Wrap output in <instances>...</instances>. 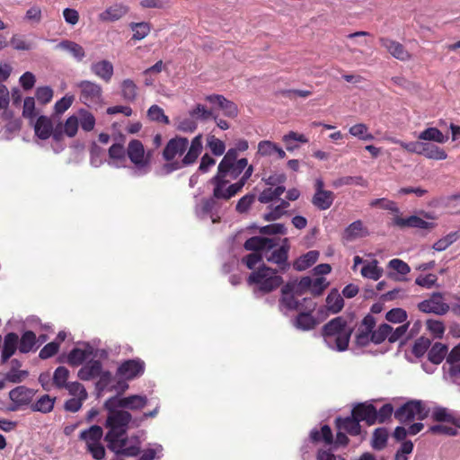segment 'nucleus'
<instances>
[{
    "label": "nucleus",
    "mask_w": 460,
    "mask_h": 460,
    "mask_svg": "<svg viewBox=\"0 0 460 460\" xmlns=\"http://www.w3.org/2000/svg\"><path fill=\"white\" fill-rule=\"evenodd\" d=\"M354 328L343 316H337L327 322L321 328V337L330 349L343 352L349 349Z\"/></svg>",
    "instance_id": "obj_1"
},
{
    "label": "nucleus",
    "mask_w": 460,
    "mask_h": 460,
    "mask_svg": "<svg viewBox=\"0 0 460 460\" xmlns=\"http://www.w3.org/2000/svg\"><path fill=\"white\" fill-rule=\"evenodd\" d=\"M112 403L107 406V400L103 407L108 411L105 426L109 431L104 437V440L108 443L107 447L110 450H114L115 444L119 438L127 434L129 426L134 427L131 413L123 410L120 406Z\"/></svg>",
    "instance_id": "obj_2"
},
{
    "label": "nucleus",
    "mask_w": 460,
    "mask_h": 460,
    "mask_svg": "<svg viewBox=\"0 0 460 460\" xmlns=\"http://www.w3.org/2000/svg\"><path fill=\"white\" fill-rule=\"evenodd\" d=\"M247 283L250 286H255L254 294H268L280 287L283 279L278 275L277 270L262 264L249 275Z\"/></svg>",
    "instance_id": "obj_3"
},
{
    "label": "nucleus",
    "mask_w": 460,
    "mask_h": 460,
    "mask_svg": "<svg viewBox=\"0 0 460 460\" xmlns=\"http://www.w3.org/2000/svg\"><path fill=\"white\" fill-rule=\"evenodd\" d=\"M430 412L422 401L411 400L394 411V418L401 423H408L415 419L425 420Z\"/></svg>",
    "instance_id": "obj_4"
},
{
    "label": "nucleus",
    "mask_w": 460,
    "mask_h": 460,
    "mask_svg": "<svg viewBox=\"0 0 460 460\" xmlns=\"http://www.w3.org/2000/svg\"><path fill=\"white\" fill-rule=\"evenodd\" d=\"M146 363L139 358L127 359L117 368L116 375L124 380H133L144 375Z\"/></svg>",
    "instance_id": "obj_5"
},
{
    "label": "nucleus",
    "mask_w": 460,
    "mask_h": 460,
    "mask_svg": "<svg viewBox=\"0 0 460 460\" xmlns=\"http://www.w3.org/2000/svg\"><path fill=\"white\" fill-rule=\"evenodd\" d=\"M289 249L288 238H284L279 248L265 252L264 257L268 262L277 264L280 271L285 272L290 268V263L288 262Z\"/></svg>",
    "instance_id": "obj_6"
},
{
    "label": "nucleus",
    "mask_w": 460,
    "mask_h": 460,
    "mask_svg": "<svg viewBox=\"0 0 460 460\" xmlns=\"http://www.w3.org/2000/svg\"><path fill=\"white\" fill-rule=\"evenodd\" d=\"M36 391L24 385L17 386L9 392V398L13 404L9 407V411H14L22 406L31 404Z\"/></svg>",
    "instance_id": "obj_7"
},
{
    "label": "nucleus",
    "mask_w": 460,
    "mask_h": 460,
    "mask_svg": "<svg viewBox=\"0 0 460 460\" xmlns=\"http://www.w3.org/2000/svg\"><path fill=\"white\" fill-rule=\"evenodd\" d=\"M418 308L422 313L443 315L448 312L449 305L443 302L441 293L435 292L431 295L430 298L420 302Z\"/></svg>",
    "instance_id": "obj_8"
},
{
    "label": "nucleus",
    "mask_w": 460,
    "mask_h": 460,
    "mask_svg": "<svg viewBox=\"0 0 460 460\" xmlns=\"http://www.w3.org/2000/svg\"><path fill=\"white\" fill-rule=\"evenodd\" d=\"M120 406L122 409H129L132 411L142 410L148 402L146 395L134 394L127 397H119V395L111 396L107 400V406L112 403Z\"/></svg>",
    "instance_id": "obj_9"
},
{
    "label": "nucleus",
    "mask_w": 460,
    "mask_h": 460,
    "mask_svg": "<svg viewBox=\"0 0 460 460\" xmlns=\"http://www.w3.org/2000/svg\"><path fill=\"white\" fill-rule=\"evenodd\" d=\"M189 146V140L185 137L176 136L171 138L163 150V158L166 162L174 160L176 156L182 155Z\"/></svg>",
    "instance_id": "obj_10"
},
{
    "label": "nucleus",
    "mask_w": 460,
    "mask_h": 460,
    "mask_svg": "<svg viewBox=\"0 0 460 460\" xmlns=\"http://www.w3.org/2000/svg\"><path fill=\"white\" fill-rule=\"evenodd\" d=\"M127 155L139 171L149 166V161L145 156L144 145L138 139L129 141L127 148Z\"/></svg>",
    "instance_id": "obj_11"
},
{
    "label": "nucleus",
    "mask_w": 460,
    "mask_h": 460,
    "mask_svg": "<svg viewBox=\"0 0 460 460\" xmlns=\"http://www.w3.org/2000/svg\"><path fill=\"white\" fill-rule=\"evenodd\" d=\"M77 86L81 90L80 99L84 103L90 106L97 104L102 100V87L96 83L92 81H81Z\"/></svg>",
    "instance_id": "obj_12"
},
{
    "label": "nucleus",
    "mask_w": 460,
    "mask_h": 460,
    "mask_svg": "<svg viewBox=\"0 0 460 460\" xmlns=\"http://www.w3.org/2000/svg\"><path fill=\"white\" fill-rule=\"evenodd\" d=\"M296 296V294H295V292L290 289L289 285H284L281 288V296L279 300V311L282 312L285 315H287L288 312L290 311L298 312L303 303H300V300H298Z\"/></svg>",
    "instance_id": "obj_13"
},
{
    "label": "nucleus",
    "mask_w": 460,
    "mask_h": 460,
    "mask_svg": "<svg viewBox=\"0 0 460 460\" xmlns=\"http://www.w3.org/2000/svg\"><path fill=\"white\" fill-rule=\"evenodd\" d=\"M277 244L278 243L275 238L252 236L244 242L243 248L246 251H250L252 252H261L264 254L265 252H270L275 248Z\"/></svg>",
    "instance_id": "obj_14"
},
{
    "label": "nucleus",
    "mask_w": 460,
    "mask_h": 460,
    "mask_svg": "<svg viewBox=\"0 0 460 460\" xmlns=\"http://www.w3.org/2000/svg\"><path fill=\"white\" fill-rule=\"evenodd\" d=\"M205 100L212 104H216L223 111V115L227 118L234 119L238 116L239 110L237 105L227 100L221 94H210L205 97Z\"/></svg>",
    "instance_id": "obj_15"
},
{
    "label": "nucleus",
    "mask_w": 460,
    "mask_h": 460,
    "mask_svg": "<svg viewBox=\"0 0 460 460\" xmlns=\"http://www.w3.org/2000/svg\"><path fill=\"white\" fill-rule=\"evenodd\" d=\"M209 182L214 186L212 198L217 201V199H224L228 200L236 194L233 190L231 185L227 188H225L228 181L220 177L219 175H214Z\"/></svg>",
    "instance_id": "obj_16"
},
{
    "label": "nucleus",
    "mask_w": 460,
    "mask_h": 460,
    "mask_svg": "<svg viewBox=\"0 0 460 460\" xmlns=\"http://www.w3.org/2000/svg\"><path fill=\"white\" fill-rule=\"evenodd\" d=\"M351 414L355 416L358 421H366L367 425L371 426L376 423V409L372 403L361 402L357 404Z\"/></svg>",
    "instance_id": "obj_17"
},
{
    "label": "nucleus",
    "mask_w": 460,
    "mask_h": 460,
    "mask_svg": "<svg viewBox=\"0 0 460 460\" xmlns=\"http://www.w3.org/2000/svg\"><path fill=\"white\" fill-rule=\"evenodd\" d=\"M313 313L298 311L297 315L292 320L293 326L303 332L314 330L320 323V321L313 315Z\"/></svg>",
    "instance_id": "obj_18"
},
{
    "label": "nucleus",
    "mask_w": 460,
    "mask_h": 460,
    "mask_svg": "<svg viewBox=\"0 0 460 460\" xmlns=\"http://www.w3.org/2000/svg\"><path fill=\"white\" fill-rule=\"evenodd\" d=\"M379 41L381 46L384 47L396 59L406 61L411 58L410 53L400 42L387 38H380Z\"/></svg>",
    "instance_id": "obj_19"
},
{
    "label": "nucleus",
    "mask_w": 460,
    "mask_h": 460,
    "mask_svg": "<svg viewBox=\"0 0 460 460\" xmlns=\"http://www.w3.org/2000/svg\"><path fill=\"white\" fill-rule=\"evenodd\" d=\"M19 336L15 332H8L4 337L3 348L1 350V363L4 364L19 350Z\"/></svg>",
    "instance_id": "obj_20"
},
{
    "label": "nucleus",
    "mask_w": 460,
    "mask_h": 460,
    "mask_svg": "<svg viewBox=\"0 0 460 460\" xmlns=\"http://www.w3.org/2000/svg\"><path fill=\"white\" fill-rule=\"evenodd\" d=\"M394 224L401 228L411 227L419 229H432L435 227L434 223L427 222L418 216H411L406 218L395 217L394 218Z\"/></svg>",
    "instance_id": "obj_21"
},
{
    "label": "nucleus",
    "mask_w": 460,
    "mask_h": 460,
    "mask_svg": "<svg viewBox=\"0 0 460 460\" xmlns=\"http://www.w3.org/2000/svg\"><path fill=\"white\" fill-rule=\"evenodd\" d=\"M336 428L343 430L351 436H358L361 432V426L358 420L351 414L349 417H338L335 420Z\"/></svg>",
    "instance_id": "obj_22"
},
{
    "label": "nucleus",
    "mask_w": 460,
    "mask_h": 460,
    "mask_svg": "<svg viewBox=\"0 0 460 460\" xmlns=\"http://www.w3.org/2000/svg\"><path fill=\"white\" fill-rule=\"evenodd\" d=\"M188 147L187 153L183 156V164H189L191 165L197 161L203 150L202 134H199L194 137Z\"/></svg>",
    "instance_id": "obj_23"
},
{
    "label": "nucleus",
    "mask_w": 460,
    "mask_h": 460,
    "mask_svg": "<svg viewBox=\"0 0 460 460\" xmlns=\"http://www.w3.org/2000/svg\"><path fill=\"white\" fill-rule=\"evenodd\" d=\"M102 370V364L100 360H90L83 366L78 373V377L83 381H88L97 377Z\"/></svg>",
    "instance_id": "obj_24"
},
{
    "label": "nucleus",
    "mask_w": 460,
    "mask_h": 460,
    "mask_svg": "<svg viewBox=\"0 0 460 460\" xmlns=\"http://www.w3.org/2000/svg\"><path fill=\"white\" fill-rule=\"evenodd\" d=\"M90 68L93 74L106 83L110 82L113 75V65L109 60L94 62Z\"/></svg>",
    "instance_id": "obj_25"
},
{
    "label": "nucleus",
    "mask_w": 460,
    "mask_h": 460,
    "mask_svg": "<svg viewBox=\"0 0 460 460\" xmlns=\"http://www.w3.org/2000/svg\"><path fill=\"white\" fill-rule=\"evenodd\" d=\"M128 12V8L121 4H116L108 7L99 14V18L103 22H115L122 18Z\"/></svg>",
    "instance_id": "obj_26"
},
{
    "label": "nucleus",
    "mask_w": 460,
    "mask_h": 460,
    "mask_svg": "<svg viewBox=\"0 0 460 460\" xmlns=\"http://www.w3.org/2000/svg\"><path fill=\"white\" fill-rule=\"evenodd\" d=\"M325 309L330 314H336L344 307V299L336 288H332L326 296Z\"/></svg>",
    "instance_id": "obj_27"
},
{
    "label": "nucleus",
    "mask_w": 460,
    "mask_h": 460,
    "mask_svg": "<svg viewBox=\"0 0 460 460\" xmlns=\"http://www.w3.org/2000/svg\"><path fill=\"white\" fill-rule=\"evenodd\" d=\"M52 121L51 119L44 115L40 116L34 123L35 135L42 139H48L52 133Z\"/></svg>",
    "instance_id": "obj_28"
},
{
    "label": "nucleus",
    "mask_w": 460,
    "mask_h": 460,
    "mask_svg": "<svg viewBox=\"0 0 460 460\" xmlns=\"http://www.w3.org/2000/svg\"><path fill=\"white\" fill-rule=\"evenodd\" d=\"M335 194L331 191H318L314 192L312 198V204L320 210H326L330 208L334 201Z\"/></svg>",
    "instance_id": "obj_29"
},
{
    "label": "nucleus",
    "mask_w": 460,
    "mask_h": 460,
    "mask_svg": "<svg viewBox=\"0 0 460 460\" xmlns=\"http://www.w3.org/2000/svg\"><path fill=\"white\" fill-rule=\"evenodd\" d=\"M57 48L68 52L77 62H81L85 57L84 48L72 40H62L58 43Z\"/></svg>",
    "instance_id": "obj_30"
},
{
    "label": "nucleus",
    "mask_w": 460,
    "mask_h": 460,
    "mask_svg": "<svg viewBox=\"0 0 460 460\" xmlns=\"http://www.w3.org/2000/svg\"><path fill=\"white\" fill-rule=\"evenodd\" d=\"M420 154L429 159L433 160H445L447 157V153L441 147L430 143L421 142Z\"/></svg>",
    "instance_id": "obj_31"
},
{
    "label": "nucleus",
    "mask_w": 460,
    "mask_h": 460,
    "mask_svg": "<svg viewBox=\"0 0 460 460\" xmlns=\"http://www.w3.org/2000/svg\"><path fill=\"white\" fill-rule=\"evenodd\" d=\"M319 258V252L309 251L298 257L293 263V268L297 271H303L314 264Z\"/></svg>",
    "instance_id": "obj_32"
},
{
    "label": "nucleus",
    "mask_w": 460,
    "mask_h": 460,
    "mask_svg": "<svg viewBox=\"0 0 460 460\" xmlns=\"http://www.w3.org/2000/svg\"><path fill=\"white\" fill-rule=\"evenodd\" d=\"M36 343V334L32 331H26L22 334V337L19 338V351L23 354L35 351L38 349Z\"/></svg>",
    "instance_id": "obj_33"
},
{
    "label": "nucleus",
    "mask_w": 460,
    "mask_h": 460,
    "mask_svg": "<svg viewBox=\"0 0 460 460\" xmlns=\"http://www.w3.org/2000/svg\"><path fill=\"white\" fill-rule=\"evenodd\" d=\"M448 347L441 342H435L428 351V359L435 365H439L447 358Z\"/></svg>",
    "instance_id": "obj_34"
},
{
    "label": "nucleus",
    "mask_w": 460,
    "mask_h": 460,
    "mask_svg": "<svg viewBox=\"0 0 460 460\" xmlns=\"http://www.w3.org/2000/svg\"><path fill=\"white\" fill-rule=\"evenodd\" d=\"M368 234L364 228L361 220H356L349 225L344 231V238L347 241H352L359 236H366Z\"/></svg>",
    "instance_id": "obj_35"
},
{
    "label": "nucleus",
    "mask_w": 460,
    "mask_h": 460,
    "mask_svg": "<svg viewBox=\"0 0 460 460\" xmlns=\"http://www.w3.org/2000/svg\"><path fill=\"white\" fill-rule=\"evenodd\" d=\"M103 430L101 426L93 425L89 429L81 431L79 435V438L86 442L88 446L89 443H98L102 438Z\"/></svg>",
    "instance_id": "obj_36"
},
{
    "label": "nucleus",
    "mask_w": 460,
    "mask_h": 460,
    "mask_svg": "<svg viewBox=\"0 0 460 460\" xmlns=\"http://www.w3.org/2000/svg\"><path fill=\"white\" fill-rule=\"evenodd\" d=\"M56 398H51L49 394L42 395L39 400L31 404L32 411H40L41 413L50 412L55 404Z\"/></svg>",
    "instance_id": "obj_37"
},
{
    "label": "nucleus",
    "mask_w": 460,
    "mask_h": 460,
    "mask_svg": "<svg viewBox=\"0 0 460 460\" xmlns=\"http://www.w3.org/2000/svg\"><path fill=\"white\" fill-rule=\"evenodd\" d=\"M388 431L385 428H376L372 436L371 447L375 450H382L386 447Z\"/></svg>",
    "instance_id": "obj_38"
},
{
    "label": "nucleus",
    "mask_w": 460,
    "mask_h": 460,
    "mask_svg": "<svg viewBox=\"0 0 460 460\" xmlns=\"http://www.w3.org/2000/svg\"><path fill=\"white\" fill-rule=\"evenodd\" d=\"M419 139L426 141H434L439 144L446 143L448 139L443 133L437 128H428L420 133Z\"/></svg>",
    "instance_id": "obj_39"
},
{
    "label": "nucleus",
    "mask_w": 460,
    "mask_h": 460,
    "mask_svg": "<svg viewBox=\"0 0 460 460\" xmlns=\"http://www.w3.org/2000/svg\"><path fill=\"white\" fill-rule=\"evenodd\" d=\"M310 438L313 442H319L323 440L326 444L331 445L333 442V435L332 429L328 425H323L321 431L312 429L310 432Z\"/></svg>",
    "instance_id": "obj_40"
},
{
    "label": "nucleus",
    "mask_w": 460,
    "mask_h": 460,
    "mask_svg": "<svg viewBox=\"0 0 460 460\" xmlns=\"http://www.w3.org/2000/svg\"><path fill=\"white\" fill-rule=\"evenodd\" d=\"M285 285H289L290 289L296 294V296H303L310 289L312 285V278L305 276L300 279V280L288 281Z\"/></svg>",
    "instance_id": "obj_41"
},
{
    "label": "nucleus",
    "mask_w": 460,
    "mask_h": 460,
    "mask_svg": "<svg viewBox=\"0 0 460 460\" xmlns=\"http://www.w3.org/2000/svg\"><path fill=\"white\" fill-rule=\"evenodd\" d=\"M121 95L127 102H135L137 97V86L131 79H125L121 83Z\"/></svg>",
    "instance_id": "obj_42"
},
{
    "label": "nucleus",
    "mask_w": 460,
    "mask_h": 460,
    "mask_svg": "<svg viewBox=\"0 0 460 460\" xmlns=\"http://www.w3.org/2000/svg\"><path fill=\"white\" fill-rule=\"evenodd\" d=\"M146 116L151 121L162 123L164 125L170 124L169 117L165 115L164 110L156 104L150 106V108L147 110Z\"/></svg>",
    "instance_id": "obj_43"
},
{
    "label": "nucleus",
    "mask_w": 460,
    "mask_h": 460,
    "mask_svg": "<svg viewBox=\"0 0 460 460\" xmlns=\"http://www.w3.org/2000/svg\"><path fill=\"white\" fill-rule=\"evenodd\" d=\"M431 417L437 422L456 423V417L445 407H434Z\"/></svg>",
    "instance_id": "obj_44"
},
{
    "label": "nucleus",
    "mask_w": 460,
    "mask_h": 460,
    "mask_svg": "<svg viewBox=\"0 0 460 460\" xmlns=\"http://www.w3.org/2000/svg\"><path fill=\"white\" fill-rule=\"evenodd\" d=\"M460 238V231H455L447 234L444 237L438 240L432 246L437 252L445 251L452 243L456 242Z\"/></svg>",
    "instance_id": "obj_45"
},
{
    "label": "nucleus",
    "mask_w": 460,
    "mask_h": 460,
    "mask_svg": "<svg viewBox=\"0 0 460 460\" xmlns=\"http://www.w3.org/2000/svg\"><path fill=\"white\" fill-rule=\"evenodd\" d=\"M217 201L212 198H204L200 203L195 207V214L199 218H204L216 207Z\"/></svg>",
    "instance_id": "obj_46"
},
{
    "label": "nucleus",
    "mask_w": 460,
    "mask_h": 460,
    "mask_svg": "<svg viewBox=\"0 0 460 460\" xmlns=\"http://www.w3.org/2000/svg\"><path fill=\"white\" fill-rule=\"evenodd\" d=\"M69 370L65 367H58L56 368L52 377L53 385L58 389L65 388L67 385L69 378Z\"/></svg>",
    "instance_id": "obj_47"
},
{
    "label": "nucleus",
    "mask_w": 460,
    "mask_h": 460,
    "mask_svg": "<svg viewBox=\"0 0 460 460\" xmlns=\"http://www.w3.org/2000/svg\"><path fill=\"white\" fill-rule=\"evenodd\" d=\"M129 28L133 31L132 40H141L145 39L151 31V26L149 22H131L129 24Z\"/></svg>",
    "instance_id": "obj_48"
},
{
    "label": "nucleus",
    "mask_w": 460,
    "mask_h": 460,
    "mask_svg": "<svg viewBox=\"0 0 460 460\" xmlns=\"http://www.w3.org/2000/svg\"><path fill=\"white\" fill-rule=\"evenodd\" d=\"M392 332V326L388 323H382L375 330L370 336V340L375 344H381L386 339L389 341V333Z\"/></svg>",
    "instance_id": "obj_49"
},
{
    "label": "nucleus",
    "mask_w": 460,
    "mask_h": 460,
    "mask_svg": "<svg viewBox=\"0 0 460 460\" xmlns=\"http://www.w3.org/2000/svg\"><path fill=\"white\" fill-rule=\"evenodd\" d=\"M383 274V270L377 266V261L374 260L361 269V275L365 278L378 280Z\"/></svg>",
    "instance_id": "obj_50"
},
{
    "label": "nucleus",
    "mask_w": 460,
    "mask_h": 460,
    "mask_svg": "<svg viewBox=\"0 0 460 460\" xmlns=\"http://www.w3.org/2000/svg\"><path fill=\"white\" fill-rule=\"evenodd\" d=\"M431 346V340L421 336L418 338L412 346L411 353L418 358H422Z\"/></svg>",
    "instance_id": "obj_51"
},
{
    "label": "nucleus",
    "mask_w": 460,
    "mask_h": 460,
    "mask_svg": "<svg viewBox=\"0 0 460 460\" xmlns=\"http://www.w3.org/2000/svg\"><path fill=\"white\" fill-rule=\"evenodd\" d=\"M343 185H358L366 187L367 185V181L362 176H344L336 179L332 182V186L335 188H339Z\"/></svg>",
    "instance_id": "obj_52"
},
{
    "label": "nucleus",
    "mask_w": 460,
    "mask_h": 460,
    "mask_svg": "<svg viewBox=\"0 0 460 460\" xmlns=\"http://www.w3.org/2000/svg\"><path fill=\"white\" fill-rule=\"evenodd\" d=\"M89 354L86 350L74 348L67 355V363L72 367H78L83 364Z\"/></svg>",
    "instance_id": "obj_53"
},
{
    "label": "nucleus",
    "mask_w": 460,
    "mask_h": 460,
    "mask_svg": "<svg viewBox=\"0 0 460 460\" xmlns=\"http://www.w3.org/2000/svg\"><path fill=\"white\" fill-rule=\"evenodd\" d=\"M207 146L210 149L211 153L216 156L222 155L226 151V145L224 141L216 137L214 135H208L207 137Z\"/></svg>",
    "instance_id": "obj_54"
},
{
    "label": "nucleus",
    "mask_w": 460,
    "mask_h": 460,
    "mask_svg": "<svg viewBox=\"0 0 460 460\" xmlns=\"http://www.w3.org/2000/svg\"><path fill=\"white\" fill-rule=\"evenodd\" d=\"M78 123L84 131H91L95 126V118L88 111L81 109L79 111Z\"/></svg>",
    "instance_id": "obj_55"
},
{
    "label": "nucleus",
    "mask_w": 460,
    "mask_h": 460,
    "mask_svg": "<svg viewBox=\"0 0 460 460\" xmlns=\"http://www.w3.org/2000/svg\"><path fill=\"white\" fill-rule=\"evenodd\" d=\"M189 114L190 117L203 121L213 119V116L216 115L213 109L208 110L202 104H197L194 109L189 111Z\"/></svg>",
    "instance_id": "obj_56"
},
{
    "label": "nucleus",
    "mask_w": 460,
    "mask_h": 460,
    "mask_svg": "<svg viewBox=\"0 0 460 460\" xmlns=\"http://www.w3.org/2000/svg\"><path fill=\"white\" fill-rule=\"evenodd\" d=\"M426 326L428 331L433 335L435 339H441L445 332V325L443 322L438 320H427Z\"/></svg>",
    "instance_id": "obj_57"
},
{
    "label": "nucleus",
    "mask_w": 460,
    "mask_h": 460,
    "mask_svg": "<svg viewBox=\"0 0 460 460\" xmlns=\"http://www.w3.org/2000/svg\"><path fill=\"white\" fill-rule=\"evenodd\" d=\"M385 319L393 323H401L406 321L407 312L402 308H393L385 314Z\"/></svg>",
    "instance_id": "obj_58"
},
{
    "label": "nucleus",
    "mask_w": 460,
    "mask_h": 460,
    "mask_svg": "<svg viewBox=\"0 0 460 460\" xmlns=\"http://www.w3.org/2000/svg\"><path fill=\"white\" fill-rule=\"evenodd\" d=\"M10 44L15 50H31L34 48V43L27 41L23 36L14 34L10 40Z\"/></svg>",
    "instance_id": "obj_59"
},
{
    "label": "nucleus",
    "mask_w": 460,
    "mask_h": 460,
    "mask_svg": "<svg viewBox=\"0 0 460 460\" xmlns=\"http://www.w3.org/2000/svg\"><path fill=\"white\" fill-rule=\"evenodd\" d=\"M259 232L261 234L272 235V234H286L287 227L284 224L276 223L270 224L259 228Z\"/></svg>",
    "instance_id": "obj_60"
},
{
    "label": "nucleus",
    "mask_w": 460,
    "mask_h": 460,
    "mask_svg": "<svg viewBox=\"0 0 460 460\" xmlns=\"http://www.w3.org/2000/svg\"><path fill=\"white\" fill-rule=\"evenodd\" d=\"M255 198H256L255 194H252V193H248V194L244 195L238 200V202L235 206V210L240 214L248 212L251 206L254 202Z\"/></svg>",
    "instance_id": "obj_61"
},
{
    "label": "nucleus",
    "mask_w": 460,
    "mask_h": 460,
    "mask_svg": "<svg viewBox=\"0 0 460 460\" xmlns=\"http://www.w3.org/2000/svg\"><path fill=\"white\" fill-rule=\"evenodd\" d=\"M328 285L329 282L323 277H318L315 279H312L309 292L315 296H321Z\"/></svg>",
    "instance_id": "obj_62"
},
{
    "label": "nucleus",
    "mask_w": 460,
    "mask_h": 460,
    "mask_svg": "<svg viewBox=\"0 0 460 460\" xmlns=\"http://www.w3.org/2000/svg\"><path fill=\"white\" fill-rule=\"evenodd\" d=\"M238 152L237 149L230 148L224 155L223 159L218 164V170L224 172L225 168L232 166V163H234L237 159Z\"/></svg>",
    "instance_id": "obj_63"
},
{
    "label": "nucleus",
    "mask_w": 460,
    "mask_h": 460,
    "mask_svg": "<svg viewBox=\"0 0 460 460\" xmlns=\"http://www.w3.org/2000/svg\"><path fill=\"white\" fill-rule=\"evenodd\" d=\"M35 96L41 104L49 103L53 97V90L49 86L38 87Z\"/></svg>",
    "instance_id": "obj_64"
}]
</instances>
